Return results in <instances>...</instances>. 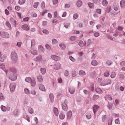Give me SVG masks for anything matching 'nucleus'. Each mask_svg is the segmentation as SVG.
Here are the masks:
<instances>
[{
    "label": "nucleus",
    "instance_id": "nucleus-8",
    "mask_svg": "<svg viewBox=\"0 0 125 125\" xmlns=\"http://www.w3.org/2000/svg\"><path fill=\"white\" fill-rule=\"evenodd\" d=\"M51 58L55 61H57L60 59V57L55 55H52L51 56Z\"/></svg>",
    "mask_w": 125,
    "mask_h": 125
},
{
    "label": "nucleus",
    "instance_id": "nucleus-64",
    "mask_svg": "<svg viewBox=\"0 0 125 125\" xmlns=\"http://www.w3.org/2000/svg\"><path fill=\"white\" fill-rule=\"evenodd\" d=\"M112 104H109L107 105V107L109 109H111L112 108Z\"/></svg>",
    "mask_w": 125,
    "mask_h": 125
},
{
    "label": "nucleus",
    "instance_id": "nucleus-20",
    "mask_svg": "<svg viewBox=\"0 0 125 125\" xmlns=\"http://www.w3.org/2000/svg\"><path fill=\"white\" fill-rule=\"evenodd\" d=\"M10 70L11 72H13L14 73H16L17 71L16 69L14 67H12L10 69Z\"/></svg>",
    "mask_w": 125,
    "mask_h": 125
},
{
    "label": "nucleus",
    "instance_id": "nucleus-6",
    "mask_svg": "<svg viewBox=\"0 0 125 125\" xmlns=\"http://www.w3.org/2000/svg\"><path fill=\"white\" fill-rule=\"evenodd\" d=\"M0 68L4 71V72L5 73L6 75H7V73L8 71V70L6 69L5 65L3 64L0 63Z\"/></svg>",
    "mask_w": 125,
    "mask_h": 125
},
{
    "label": "nucleus",
    "instance_id": "nucleus-41",
    "mask_svg": "<svg viewBox=\"0 0 125 125\" xmlns=\"http://www.w3.org/2000/svg\"><path fill=\"white\" fill-rule=\"evenodd\" d=\"M52 42L53 44H57L58 42V41L55 39H53L52 40Z\"/></svg>",
    "mask_w": 125,
    "mask_h": 125
},
{
    "label": "nucleus",
    "instance_id": "nucleus-53",
    "mask_svg": "<svg viewBox=\"0 0 125 125\" xmlns=\"http://www.w3.org/2000/svg\"><path fill=\"white\" fill-rule=\"evenodd\" d=\"M41 7L42 9H44L45 6V4L44 2L43 1L42 2V3H41Z\"/></svg>",
    "mask_w": 125,
    "mask_h": 125
},
{
    "label": "nucleus",
    "instance_id": "nucleus-63",
    "mask_svg": "<svg viewBox=\"0 0 125 125\" xmlns=\"http://www.w3.org/2000/svg\"><path fill=\"white\" fill-rule=\"evenodd\" d=\"M36 93L35 91L34 90L32 91L31 92V94L33 95H35Z\"/></svg>",
    "mask_w": 125,
    "mask_h": 125
},
{
    "label": "nucleus",
    "instance_id": "nucleus-54",
    "mask_svg": "<svg viewBox=\"0 0 125 125\" xmlns=\"http://www.w3.org/2000/svg\"><path fill=\"white\" fill-rule=\"evenodd\" d=\"M6 58V57L5 56L2 57L1 56L0 57V61L2 62H3Z\"/></svg>",
    "mask_w": 125,
    "mask_h": 125
},
{
    "label": "nucleus",
    "instance_id": "nucleus-17",
    "mask_svg": "<svg viewBox=\"0 0 125 125\" xmlns=\"http://www.w3.org/2000/svg\"><path fill=\"white\" fill-rule=\"evenodd\" d=\"M21 28L23 30H29V27L26 24H24L22 25L21 26Z\"/></svg>",
    "mask_w": 125,
    "mask_h": 125
},
{
    "label": "nucleus",
    "instance_id": "nucleus-15",
    "mask_svg": "<svg viewBox=\"0 0 125 125\" xmlns=\"http://www.w3.org/2000/svg\"><path fill=\"white\" fill-rule=\"evenodd\" d=\"M42 56L41 55H39L35 58V60L38 61H43L42 60Z\"/></svg>",
    "mask_w": 125,
    "mask_h": 125
},
{
    "label": "nucleus",
    "instance_id": "nucleus-32",
    "mask_svg": "<svg viewBox=\"0 0 125 125\" xmlns=\"http://www.w3.org/2000/svg\"><path fill=\"white\" fill-rule=\"evenodd\" d=\"M95 90L96 92L100 94H101L102 92L101 89L98 88H96Z\"/></svg>",
    "mask_w": 125,
    "mask_h": 125
},
{
    "label": "nucleus",
    "instance_id": "nucleus-37",
    "mask_svg": "<svg viewBox=\"0 0 125 125\" xmlns=\"http://www.w3.org/2000/svg\"><path fill=\"white\" fill-rule=\"evenodd\" d=\"M110 75L111 78H113L115 77L116 76V74L115 72H112L110 74Z\"/></svg>",
    "mask_w": 125,
    "mask_h": 125
},
{
    "label": "nucleus",
    "instance_id": "nucleus-19",
    "mask_svg": "<svg viewBox=\"0 0 125 125\" xmlns=\"http://www.w3.org/2000/svg\"><path fill=\"white\" fill-rule=\"evenodd\" d=\"M86 44V43L85 42V43H84L82 41H80L79 43V45L81 47L85 46Z\"/></svg>",
    "mask_w": 125,
    "mask_h": 125
},
{
    "label": "nucleus",
    "instance_id": "nucleus-62",
    "mask_svg": "<svg viewBox=\"0 0 125 125\" xmlns=\"http://www.w3.org/2000/svg\"><path fill=\"white\" fill-rule=\"evenodd\" d=\"M115 123L116 124H120L119 118H118L115 120Z\"/></svg>",
    "mask_w": 125,
    "mask_h": 125
},
{
    "label": "nucleus",
    "instance_id": "nucleus-50",
    "mask_svg": "<svg viewBox=\"0 0 125 125\" xmlns=\"http://www.w3.org/2000/svg\"><path fill=\"white\" fill-rule=\"evenodd\" d=\"M72 73V75L73 77H75L76 76L77 73L75 71H73Z\"/></svg>",
    "mask_w": 125,
    "mask_h": 125
},
{
    "label": "nucleus",
    "instance_id": "nucleus-57",
    "mask_svg": "<svg viewBox=\"0 0 125 125\" xmlns=\"http://www.w3.org/2000/svg\"><path fill=\"white\" fill-rule=\"evenodd\" d=\"M69 58L73 62H74L76 60L72 56H70L69 57Z\"/></svg>",
    "mask_w": 125,
    "mask_h": 125
},
{
    "label": "nucleus",
    "instance_id": "nucleus-43",
    "mask_svg": "<svg viewBox=\"0 0 125 125\" xmlns=\"http://www.w3.org/2000/svg\"><path fill=\"white\" fill-rule=\"evenodd\" d=\"M24 118L26 120L29 122H30V120L28 115L26 114H25L24 116Z\"/></svg>",
    "mask_w": 125,
    "mask_h": 125
},
{
    "label": "nucleus",
    "instance_id": "nucleus-30",
    "mask_svg": "<svg viewBox=\"0 0 125 125\" xmlns=\"http://www.w3.org/2000/svg\"><path fill=\"white\" fill-rule=\"evenodd\" d=\"M5 24L8 28L10 30L11 29V25L8 21H6L5 23Z\"/></svg>",
    "mask_w": 125,
    "mask_h": 125
},
{
    "label": "nucleus",
    "instance_id": "nucleus-40",
    "mask_svg": "<svg viewBox=\"0 0 125 125\" xmlns=\"http://www.w3.org/2000/svg\"><path fill=\"white\" fill-rule=\"evenodd\" d=\"M1 108L3 112H5L7 110L6 107L2 105L1 106Z\"/></svg>",
    "mask_w": 125,
    "mask_h": 125
},
{
    "label": "nucleus",
    "instance_id": "nucleus-38",
    "mask_svg": "<svg viewBox=\"0 0 125 125\" xmlns=\"http://www.w3.org/2000/svg\"><path fill=\"white\" fill-rule=\"evenodd\" d=\"M64 25L65 28H67L70 26V24L69 23L65 22L64 24Z\"/></svg>",
    "mask_w": 125,
    "mask_h": 125
},
{
    "label": "nucleus",
    "instance_id": "nucleus-22",
    "mask_svg": "<svg viewBox=\"0 0 125 125\" xmlns=\"http://www.w3.org/2000/svg\"><path fill=\"white\" fill-rule=\"evenodd\" d=\"M75 88L73 87H70L69 89V91L70 94H73L75 92Z\"/></svg>",
    "mask_w": 125,
    "mask_h": 125
},
{
    "label": "nucleus",
    "instance_id": "nucleus-42",
    "mask_svg": "<svg viewBox=\"0 0 125 125\" xmlns=\"http://www.w3.org/2000/svg\"><path fill=\"white\" fill-rule=\"evenodd\" d=\"M95 73L96 72L94 71L92 72L90 74L91 77L93 78L95 76Z\"/></svg>",
    "mask_w": 125,
    "mask_h": 125
},
{
    "label": "nucleus",
    "instance_id": "nucleus-29",
    "mask_svg": "<svg viewBox=\"0 0 125 125\" xmlns=\"http://www.w3.org/2000/svg\"><path fill=\"white\" fill-rule=\"evenodd\" d=\"M65 115L63 113H61L59 115V118L61 120L63 119L65 117Z\"/></svg>",
    "mask_w": 125,
    "mask_h": 125
},
{
    "label": "nucleus",
    "instance_id": "nucleus-14",
    "mask_svg": "<svg viewBox=\"0 0 125 125\" xmlns=\"http://www.w3.org/2000/svg\"><path fill=\"white\" fill-rule=\"evenodd\" d=\"M120 4L121 8L125 7V0H122L121 1Z\"/></svg>",
    "mask_w": 125,
    "mask_h": 125
},
{
    "label": "nucleus",
    "instance_id": "nucleus-16",
    "mask_svg": "<svg viewBox=\"0 0 125 125\" xmlns=\"http://www.w3.org/2000/svg\"><path fill=\"white\" fill-rule=\"evenodd\" d=\"M10 21L12 24L13 25L15 26H16V22L12 18H11L10 19Z\"/></svg>",
    "mask_w": 125,
    "mask_h": 125
},
{
    "label": "nucleus",
    "instance_id": "nucleus-18",
    "mask_svg": "<svg viewBox=\"0 0 125 125\" xmlns=\"http://www.w3.org/2000/svg\"><path fill=\"white\" fill-rule=\"evenodd\" d=\"M62 107L64 110L66 111L67 110L68 107L66 104L65 102L62 104Z\"/></svg>",
    "mask_w": 125,
    "mask_h": 125
},
{
    "label": "nucleus",
    "instance_id": "nucleus-25",
    "mask_svg": "<svg viewBox=\"0 0 125 125\" xmlns=\"http://www.w3.org/2000/svg\"><path fill=\"white\" fill-rule=\"evenodd\" d=\"M41 73L43 75L44 74L46 73V70L44 68H41L40 69Z\"/></svg>",
    "mask_w": 125,
    "mask_h": 125
},
{
    "label": "nucleus",
    "instance_id": "nucleus-21",
    "mask_svg": "<svg viewBox=\"0 0 125 125\" xmlns=\"http://www.w3.org/2000/svg\"><path fill=\"white\" fill-rule=\"evenodd\" d=\"M99 108L98 106L97 105H95L93 108V110L94 113L95 114Z\"/></svg>",
    "mask_w": 125,
    "mask_h": 125
},
{
    "label": "nucleus",
    "instance_id": "nucleus-3",
    "mask_svg": "<svg viewBox=\"0 0 125 125\" xmlns=\"http://www.w3.org/2000/svg\"><path fill=\"white\" fill-rule=\"evenodd\" d=\"M8 78L12 81H15L17 79V76L16 74L11 73L8 76Z\"/></svg>",
    "mask_w": 125,
    "mask_h": 125
},
{
    "label": "nucleus",
    "instance_id": "nucleus-39",
    "mask_svg": "<svg viewBox=\"0 0 125 125\" xmlns=\"http://www.w3.org/2000/svg\"><path fill=\"white\" fill-rule=\"evenodd\" d=\"M107 1L106 0H103L102 2V4L103 6H106L108 4Z\"/></svg>",
    "mask_w": 125,
    "mask_h": 125
},
{
    "label": "nucleus",
    "instance_id": "nucleus-61",
    "mask_svg": "<svg viewBox=\"0 0 125 125\" xmlns=\"http://www.w3.org/2000/svg\"><path fill=\"white\" fill-rule=\"evenodd\" d=\"M39 3L38 2L35 3L34 4L33 7L35 8H37L38 7Z\"/></svg>",
    "mask_w": 125,
    "mask_h": 125
},
{
    "label": "nucleus",
    "instance_id": "nucleus-5",
    "mask_svg": "<svg viewBox=\"0 0 125 125\" xmlns=\"http://www.w3.org/2000/svg\"><path fill=\"white\" fill-rule=\"evenodd\" d=\"M11 92H13L15 91L16 87V85L15 83H12L10 84L9 86Z\"/></svg>",
    "mask_w": 125,
    "mask_h": 125
},
{
    "label": "nucleus",
    "instance_id": "nucleus-44",
    "mask_svg": "<svg viewBox=\"0 0 125 125\" xmlns=\"http://www.w3.org/2000/svg\"><path fill=\"white\" fill-rule=\"evenodd\" d=\"M31 47H34L35 44V42L34 40H31Z\"/></svg>",
    "mask_w": 125,
    "mask_h": 125
},
{
    "label": "nucleus",
    "instance_id": "nucleus-58",
    "mask_svg": "<svg viewBox=\"0 0 125 125\" xmlns=\"http://www.w3.org/2000/svg\"><path fill=\"white\" fill-rule=\"evenodd\" d=\"M112 63V62L110 60H108L106 62V64L108 66L110 65Z\"/></svg>",
    "mask_w": 125,
    "mask_h": 125
},
{
    "label": "nucleus",
    "instance_id": "nucleus-52",
    "mask_svg": "<svg viewBox=\"0 0 125 125\" xmlns=\"http://www.w3.org/2000/svg\"><path fill=\"white\" fill-rule=\"evenodd\" d=\"M86 117L88 119H90L91 118V114L90 113H87L86 115Z\"/></svg>",
    "mask_w": 125,
    "mask_h": 125
},
{
    "label": "nucleus",
    "instance_id": "nucleus-26",
    "mask_svg": "<svg viewBox=\"0 0 125 125\" xmlns=\"http://www.w3.org/2000/svg\"><path fill=\"white\" fill-rule=\"evenodd\" d=\"M61 49L62 50H64L65 49L66 47V45L63 43H60L59 45Z\"/></svg>",
    "mask_w": 125,
    "mask_h": 125
},
{
    "label": "nucleus",
    "instance_id": "nucleus-51",
    "mask_svg": "<svg viewBox=\"0 0 125 125\" xmlns=\"http://www.w3.org/2000/svg\"><path fill=\"white\" fill-rule=\"evenodd\" d=\"M25 93L27 94H29L30 92L28 89L27 88L24 89Z\"/></svg>",
    "mask_w": 125,
    "mask_h": 125
},
{
    "label": "nucleus",
    "instance_id": "nucleus-31",
    "mask_svg": "<svg viewBox=\"0 0 125 125\" xmlns=\"http://www.w3.org/2000/svg\"><path fill=\"white\" fill-rule=\"evenodd\" d=\"M99 98V95L94 94V95L92 97V99L93 100H96Z\"/></svg>",
    "mask_w": 125,
    "mask_h": 125
},
{
    "label": "nucleus",
    "instance_id": "nucleus-33",
    "mask_svg": "<svg viewBox=\"0 0 125 125\" xmlns=\"http://www.w3.org/2000/svg\"><path fill=\"white\" fill-rule=\"evenodd\" d=\"M26 0H19L18 3L20 5H23L25 2Z\"/></svg>",
    "mask_w": 125,
    "mask_h": 125
},
{
    "label": "nucleus",
    "instance_id": "nucleus-28",
    "mask_svg": "<svg viewBox=\"0 0 125 125\" xmlns=\"http://www.w3.org/2000/svg\"><path fill=\"white\" fill-rule=\"evenodd\" d=\"M72 116V112L71 111H69L67 112V116L68 119H70Z\"/></svg>",
    "mask_w": 125,
    "mask_h": 125
},
{
    "label": "nucleus",
    "instance_id": "nucleus-35",
    "mask_svg": "<svg viewBox=\"0 0 125 125\" xmlns=\"http://www.w3.org/2000/svg\"><path fill=\"white\" fill-rule=\"evenodd\" d=\"M106 118V115H103L102 117V121L103 122H104Z\"/></svg>",
    "mask_w": 125,
    "mask_h": 125
},
{
    "label": "nucleus",
    "instance_id": "nucleus-59",
    "mask_svg": "<svg viewBox=\"0 0 125 125\" xmlns=\"http://www.w3.org/2000/svg\"><path fill=\"white\" fill-rule=\"evenodd\" d=\"M22 43L21 42H19L17 43V44H16V45L18 47H21Z\"/></svg>",
    "mask_w": 125,
    "mask_h": 125
},
{
    "label": "nucleus",
    "instance_id": "nucleus-55",
    "mask_svg": "<svg viewBox=\"0 0 125 125\" xmlns=\"http://www.w3.org/2000/svg\"><path fill=\"white\" fill-rule=\"evenodd\" d=\"M4 97L3 94L1 93H0V100H4Z\"/></svg>",
    "mask_w": 125,
    "mask_h": 125
},
{
    "label": "nucleus",
    "instance_id": "nucleus-45",
    "mask_svg": "<svg viewBox=\"0 0 125 125\" xmlns=\"http://www.w3.org/2000/svg\"><path fill=\"white\" fill-rule=\"evenodd\" d=\"M32 80L29 77H27L25 79V81L28 83H30Z\"/></svg>",
    "mask_w": 125,
    "mask_h": 125
},
{
    "label": "nucleus",
    "instance_id": "nucleus-2",
    "mask_svg": "<svg viewBox=\"0 0 125 125\" xmlns=\"http://www.w3.org/2000/svg\"><path fill=\"white\" fill-rule=\"evenodd\" d=\"M0 36L4 38H8L9 37V34L7 32L4 31H1L0 32Z\"/></svg>",
    "mask_w": 125,
    "mask_h": 125
},
{
    "label": "nucleus",
    "instance_id": "nucleus-23",
    "mask_svg": "<svg viewBox=\"0 0 125 125\" xmlns=\"http://www.w3.org/2000/svg\"><path fill=\"white\" fill-rule=\"evenodd\" d=\"M54 113L56 116H58V110L57 108H54L53 109Z\"/></svg>",
    "mask_w": 125,
    "mask_h": 125
},
{
    "label": "nucleus",
    "instance_id": "nucleus-9",
    "mask_svg": "<svg viewBox=\"0 0 125 125\" xmlns=\"http://www.w3.org/2000/svg\"><path fill=\"white\" fill-rule=\"evenodd\" d=\"M38 86L39 89L40 90L42 91H45V87L42 84H40L38 85Z\"/></svg>",
    "mask_w": 125,
    "mask_h": 125
},
{
    "label": "nucleus",
    "instance_id": "nucleus-10",
    "mask_svg": "<svg viewBox=\"0 0 125 125\" xmlns=\"http://www.w3.org/2000/svg\"><path fill=\"white\" fill-rule=\"evenodd\" d=\"M38 81L40 83H42L43 82V80L42 76L41 75H39L37 77Z\"/></svg>",
    "mask_w": 125,
    "mask_h": 125
},
{
    "label": "nucleus",
    "instance_id": "nucleus-48",
    "mask_svg": "<svg viewBox=\"0 0 125 125\" xmlns=\"http://www.w3.org/2000/svg\"><path fill=\"white\" fill-rule=\"evenodd\" d=\"M28 111L29 113L32 114L33 113L34 111L33 109L31 108H29L28 109Z\"/></svg>",
    "mask_w": 125,
    "mask_h": 125
},
{
    "label": "nucleus",
    "instance_id": "nucleus-7",
    "mask_svg": "<svg viewBox=\"0 0 125 125\" xmlns=\"http://www.w3.org/2000/svg\"><path fill=\"white\" fill-rule=\"evenodd\" d=\"M29 52L34 55H37L38 54L37 51L34 49H31L30 50Z\"/></svg>",
    "mask_w": 125,
    "mask_h": 125
},
{
    "label": "nucleus",
    "instance_id": "nucleus-46",
    "mask_svg": "<svg viewBox=\"0 0 125 125\" xmlns=\"http://www.w3.org/2000/svg\"><path fill=\"white\" fill-rule=\"evenodd\" d=\"M120 65L121 66H125V61H122L120 63Z\"/></svg>",
    "mask_w": 125,
    "mask_h": 125
},
{
    "label": "nucleus",
    "instance_id": "nucleus-49",
    "mask_svg": "<svg viewBox=\"0 0 125 125\" xmlns=\"http://www.w3.org/2000/svg\"><path fill=\"white\" fill-rule=\"evenodd\" d=\"M78 18V15L77 13H75L74 14L73 17V19L75 20Z\"/></svg>",
    "mask_w": 125,
    "mask_h": 125
},
{
    "label": "nucleus",
    "instance_id": "nucleus-12",
    "mask_svg": "<svg viewBox=\"0 0 125 125\" xmlns=\"http://www.w3.org/2000/svg\"><path fill=\"white\" fill-rule=\"evenodd\" d=\"M38 51L41 52H43L45 51L44 48L41 45L38 46Z\"/></svg>",
    "mask_w": 125,
    "mask_h": 125
},
{
    "label": "nucleus",
    "instance_id": "nucleus-56",
    "mask_svg": "<svg viewBox=\"0 0 125 125\" xmlns=\"http://www.w3.org/2000/svg\"><path fill=\"white\" fill-rule=\"evenodd\" d=\"M88 5L90 8H92L94 6L93 3H89L88 4Z\"/></svg>",
    "mask_w": 125,
    "mask_h": 125
},
{
    "label": "nucleus",
    "instance_id": "nucleus-34",
    "mask_svg": "<svg viewBox=\"0 0 125 125\" xmlns=\"http://www.w3.org/2000/svg\"><path fill=\"white\" fill-rule=\"evenodd\" d=\"M79 74L82 76H84L86 74L85 73V72L83 70H80L79 72Z\"/></svg>",
    "mask_w": 125,
    "mask_h": 125
},
{
    "label": "nucleus",
    "instance_id": "nucleus-24",
    "mask_svg": "<svg viewBox=\"0 0 125 125\" xmlns=\"http://www.w3.org/2000/svg\"><path fill=\"white\" fill-rule=\"evenodd\" d=\"M49 98L51 102H53L54 101V97L52 94L50 93L49 94Z\"/></svg>",
    "mask_w": 125,
    "mask_h": 125
},
{
    "label": "nucleus",
    "instance_id": "nucleus-1",
    "mask_svg": "<svg viewBox=\"0 0 125 125\" xmlns=\"http://www.w3.org/2000/svg\"><path fill=\"white\" fill-rule=\"evenodd\" d=\"M11 57L13 63H15L17 62L18 60V56L16 52H11Z\"/></svg>",
    "mask_w": 125,
    "mask_h": 125
},
{
    "label": "nucleus",
    "instance_id": "nucleus-27",
    "mask_svg": "<svg viewBox=\"0 0 125 125\" xmlns=\"http://www.w3.org/2000/svg\"><path fill=\"white\" fill-rule=\"evenodd\" d=\"M91 64L92 65L94 66H96L98 64V62L95 60H93L91 62Z\"/></svg>",
    "mask_w": 125,
    "mask_h": 125
},
{
    "label": "nucleus",
    "instance_id": "nucleus-11",
    "mask_svg": "<svg viewBox=\"0 0 125 125\" xmlns=\"http://www.w3.org/2000/svg\"><path fill=\"white\" fill-rule=\"evenodd\" d=\"M60 68V64L59 63H57L54 64L53 69L56 70H58Z\"/></svg>",
    "mask_w": 125,
    "mask_h": 125
},
{
    "label": "nucleus",
    "instance_id": "nucleus-4",
    "mask_svg": "<svg viewBox=\"0 0 125 125\" xmlns=\"http://www.w3.org/2000/svg\"><path fill=\"white\" fill-rule=\"evenodd\" d=\"M111 80L110 79H108L102 82L101 84L102 86H104L108 84H111Z\"/></svg>",
    "mask_w": 125,
    "mask_h": 125
},
{
    "label": "nucleus",
    "instance_id": "nucleus-60",
    "mask_svg": "<svg viewBox=\"0 0 125 125\" xmlns=\"http://www.w3.org/2000/svg\"><path fill=\"white\" fill-rule=\"evenodd\" d=\"M76 38V37L74 36H71L70 38V40L72 41H74Z\"/></svg>",
    "mask_w": 125,
    "mask_h": 125
},
{
    "label": "nucleus",
    "instance_id": "nucleus-47",
    "mask_svg": "<svg viewBox=\"0 0 125 125\" xmlns=\"http://www.w3.org/2000/svg\"><path fill=\"white\" fill-rule=\"evenodd\" d=\"M109 75V72L108 71H106L104 74V77H108Z\"/></svg>",
    "mask_w": 125,
    "mask_h": 125
},
{
    "label": "nucleus",
    "instance_id": "nucleus-36",
    "mask_svg": "<svg viewBox=\"0 0 125 125\" xmlns=\"http://www.w3.org/2000/svg\"><path fill=\"white\" fill-rule=\"evenodd\" d=\"M82 2L80 0H78L77 1V5L78 7H80L82 5Z\"/></svg>",
    "mask_w": 125,
    "mask_h": 125
},
{
    "label": "nucleus",
    "instance_id": "nucleus-13",
    "mask_svg": "<svg viewBox=\"0 0 125 125\" xmlns=\"http://www.w3.org/2000/svg\"><path fill=\"white\" fill-rule=\"evenodd\" d=\"M31 84L32 87H34L36 85V82L34 79H32L31 82Z\"/></svg>",
    "mask_w": 125,
    "mask_h": 125
}]
</instances>
